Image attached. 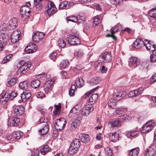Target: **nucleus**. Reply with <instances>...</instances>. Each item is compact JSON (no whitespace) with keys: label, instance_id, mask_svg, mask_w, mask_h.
Returning <instances> with one entry per match:
<instances>
[{"label":"nucleus","instance_id":"obj_3","mask_svg":"<svg viewBox=\"0 0 156 156\" xmlns=\"http://www.w3.org/2000/svg\"><path fill=\"white\" fill-rule=\"evenodd\" d=\"M30 4L29 2H27L25 5L22 6L20 9L21 16L23 20H24L27 18L29 17L30 11L29 10V7L30 6Z\"/></svg>","mask_w":156,"mask_h":156},{"label":"nucleus","instance_id":"obj_22","mask_svg":"<svg viewBox=\"0 0 156 156\" xmlns=\"http://www.w3.org/2000/svg\"><path fill=\"white\" fill-rule=\"evenodd\" d=\"M36 47L35 44L31 43L25 48V51L27 53H34L35 51Z\"/></svg>","mask_w":156,"mask_h":156},{"label":"nucleus","instance_id":"obj_11","mask_svg":"<svg viewBox=\"0 0 156 156\" xmlns=\"http://www.w3.org/2000/svg\"><path fill=\"white\" fill-rule=\"evenodd\" d=\"M140 63L139 59L135 57H131L129 61V66L133 69L136 67L139 66Z\"/></svg>","mask_w":156,"mask_h":156},{"label":"nucleus","instance_id":"obj_31","mask_svg":"<svg viewBox=\"0 0 156 156\" xmlns=\"http://www.w3.org/2000/svg\"><path fill=\"white\" fill-rule=\"evenodd\" d=\"M55 110L53 111V113L55 115H58L61 112V106L60 103H58V105L55 104Z\"/></svg>","mask_w":156,"mask_h":156},{"label":"nucleus","instance_id":"obj_38","mask_svg":"<svg viewBox=\"0 0 156 156\" xmlns=\"http://www.w3.org/2000/svg\"><path fill=\"white\" fill-rule=\"evenodd\" d=\"M18 80L17 78H12L8 81L7 86L8 87H12L16 84Z\"/></svg>","mask_w":156,"mask_h":156},{"label":"nucleus","instance_id":"obj_2","mask_svg":"<svg viewBox=\"0 0 156 156\" xmlns=\"http://www.w3.org/2000/svg\"><path fill=\"white\" fill-rule=\"evenodd\" d=\"M7 27L5 23L2 24L0 27V39L3 40L4 44H6L9 39V36L6 32Z\"/></svg>","mask_w":156,"mask_h":156},{"label":"nucleus","instance_id":"obj_41","mask_svg":"<svg viewBox=\"0 0 156 156\" xmlns=\"http://www.w3.org/2000/svg\"><path fill=\"white\" fill-rule=\"evenodd\" d=\"M75 83L78 87H81L83 85V80L82 78H78L75 80Z\"/></svg>","mask_w":156,"mask_h":156},{"label":"nucleus","instance_id":"obj_13","mask_svg":"<svg viewBox=\"0 0 156 156\" xmlns=\"http://www.w3.org/2000/svg\"><path fill=\"white\" fill-rule=\"evenodd\" d=\"M17 23V19L16 18H13L9 21L8 28L11 30L15 29L18 25Z\"/></svg>","mask_w":156,"mask_h":156},{"label":"nucleus","instance_id":"obj_50","mask_svg":"<svg viewBox=\"0 0 156 156\" xmlns=\"http://www.w3.org/2000/svg\"><path fill=\"white\" fill-rule=\"evenodd\" d=\"M75 90H76V86L74 84H73L71 86L70 90L69 91V94L70 96H72L74 95Z\"/></svg>","mask_w":156,"mask_h":156},{"label":"nucleus","instance_id":"obj_44","mask_svg":"<svg viewBox=\"0 0 156 156\" xmlns=\"http://www.w3.org/2000/svg\"><path fill=\"white\" fill-rule=\"evenodd\" d=\"M23 135V133L20 131H17L14 132L13 136L16 139H19Z\"/></svg>","mask_w":156,"mask_h":156},{"label":"nucleus","instance_id":"obj_59","mask_svg":"<svg viewBox=\"0 0 156 156\" xmlns=\"http://www.w3.org/2000/svg\"><path fill=\"white\" fill-rule=\"evenodd\" d=\"M119 27L118 26H116L115 27H112L110 29L111 33L114 34L116 32L119 31Z\"/></svg>","mask_w":156,"mask_h":156},{"label":"nucleus","instance_id":"obj_21","mask_svg":"<svg viewBox=\"0 0 156 156\" xmlns=\"http://www.w3.org/2000/svg\"><path fill=\"white\" fill-rule=\"evenodd\" d=\"M156 148L154 145H152L147 149L144 156H153L155 153Z\"/></svg>","mask_w":156,"mask_h":156},{"label":"nucleus","instance_id":"obj_15","mask_svg":"<svg viewBox=\"0 0 156 156\" xmlns=\"http://www.w3.org/2000/svg\"><path fill=\"white\" fill-rule=\"evenodd\" d=\"M144 45L145 47L147 50L151 51L152 52L155 50L156 48L155 44H152L151 41H147V40H144Z\"/></svg>","mask_w":156,"mask_h":156},{"label":"nucleus","instance_id":"obj_52","mask_svg":"<svg viewBox=\"0 0 156 156\" xmlns=\"http://www.w3.org/2000/svg\"><path fill=\"white\" fill-rule=\"evenodd\" d=\"M105 149V154L107 156H112V151L109 147H106Z\"/></svg>","mask_w":156,"mask_h":156},{"label":"nucleus","instance_id":"obj_39","mask_svg":"<svg viewBox=\"0 0 156 156\" xmlns=\"http://www.w3.org/2000/svg\"><path fill=\"white\" fill-rule=\"evenodd\" d=\"M100 18L101 17L99 16H97L94 17L93 27H95L101 23Z\"/></svg>","mask_w":156,"mask_h":156},{"label":"nucleus","instance_id":"obj_14","mask_svg":"<svg viewBox=\"0 0 156 156\" xmlns=\"http://www.w3.org/2000/svg\"><path fill=\"white\" fill-rule=\"evenodd\" d=\"M20 31L15 30L12 33L11 36V40L12 43H16L20 39Z\"/></svg>","mask_w":156,"mask_h":156},{"label":"nucleus","instance_id":"obj_63","mask_svg":"<svg viewBox=\"0 0 156 156\" xmlns=\"http://www.w3.org/2000/svg\"><path fill=\"white\" fill-rule=\"evenodd\" d=\"M151 61V62H156V55L152 54L150 56Z\"/></svg>","mask_w":156,"mask_h":156},{"label":"nucleus","instance_id":"obj_33","mask_svg":"<svg viewBox=\"0 0 156 156\" xmlns=\"http://www.w3.org/2000/svg\"><path fill=\"white\" fill-rule=\"evenodd\" d=\"M119 137V134L116 132L110 134L109 135L110 139L111 141L114 142H115L118 140Z\"/></svg>","mask_w":156,"mask_h":156},{"label":"nucleus","instance_id":"obj_30","mask_svg":"<svg viewBox=\"0 0 156 156\" xmlns=\"http://www.w3.org/2000/svg\"><path fill=\"white\" fill-rule=\"evenodd\" d=\"M72 19H69L67 20V21H70L73 22L81 23L85 20V18L84 17L81 16L80 17H73L72 18Z\"/></svg>","mask_w":156,"mask_h":156},{"label":"nucleus","instance_id":"obj_58","mask_svg":"<svg viewBox=\"0 0 156 156\" xmlns=\"http://www.w3.org/2000/svg\"><path fill=\"white\" fill-rule=\"evenodd\" d=\"M58 44H59V46L62 48L64 47L66 44L65 41L61 39L59 40L58 41Z\"/></svg>","mask_w":156,"mask_h":156},{"label":"nucleus","instance_id":"obj_46","mask_svg":"<svg viewBox=\"0 0 156 156\" xmlns=\"http://www.w3.org/2000/svg\"><path fill=\"white\" fill-rule=\"evenodd\" d=\"M78 149L76 147H73L70 145L68 151L69 153L70 154H74L77 152Z\"/></svg>","mask_w":156,"mask_h":156},{"label":"nucleus","instance_id":"obj_5","mask_svg":"<svg viewBox=\"0 0 156 156\" xmlns=\"http://www.w3.org/2000/svg\"><path fill=\"white\" fill-rule=\"evenodd\" d=\"M155 125L153 120H150L147 122L141 128L140 131L143 133L148 132L151 130Z\"/></svg>","mask_w":156,"mask_h":156},{"label":"nucleus","instance_id":"obj_61","mask_svg":"<svg viewBox=\"0 0 156 156\" xmlns=\"http://www.w3.org/2000/svg\"><path fill=\"white\" fill-rule=\"evenodd\" d=\"M99 82V80L96 78H92L90 81V83L93 85L98 83Z\"/></svg>","mask_w":156,"mask_h":156},{"label":"nucleus","instance_id":"obj_27","mask_svg":"<svg viewBox=\"0 0 156 156\" xmlns=\"http://www.w3.org/2000/svg\"><path fill=\"white\" fill-rule=\"evenodd\" d=\"M81 122V118L79 117H77L76 119H75L71 124V127L73 129L77 128L80 126Z\"/></svg>","mask_w":156,"mask_h":156},{"label":"nucleus","instance_id":"obj_28","mask_svg":"<svg viewBox=\"0 0 156 156\" xmlns=\"http://www.w3.org/2000/svg\"><path fill=\"white\" fill-rule=\"evenodd\" d=\"M81 141L83 143H88L90 141V138L89 136L85 134H80L79 135Z\"/></svg>","mask_w":156,"mask_h":156},{"label":"nucleus","instance_id":"obj_19","mask_svg":"<svg viewBox=\"0 0 156 156\" xmlns=\"http://www.w3.org/2000/svg\"><path fill=\"white\" fill-rule=\"evenodd\" d=\"M144 41L141 38L136 39L132 45L133 49L141 48L144 45Z\"/></svg>","mask_w":156,"mask_h":156},{"label":"nucleus","instance_id":"obj_56","mask_svg":"<svg viewBox=\"0 0 156 156\" xmlns=\"http://www.w3.org/2000/svg\"><path fill=\"white\" fill-rule=\"evenodd\" d=\"M148 66L149 65L146 62H144L142 63L140 66V69L142 70L145 71L147 70Z\"/></svg>","mask_w":156,"mask_h":156},{"label":"nucleus","instance_id":"obj_17","mask_svg":"<svg viewBox=\"0 0 156 156\" xmlns=\"http://www.w3.org/2000/svg\"><path fill=\"white\" fill-rule=\"evenodd\" d=\"M15 114L19 117L22 115L24 112V108L21 105L14 106L13 107Z\"/></svg>","mask_w":156,"mask_h":156},{"label":"nucleus","instance_id":"obj_32","mask_svg":"<svg viewBox=\"0 0 156 156\" xmlns=\"http://www.w3.org/2000/svg\"><path fill=\"white\" fill-rule=\"evenodd\" d=\"M49 0H34V5L37 9L39 10L42 8V3L43 1H48Z\"/></svg>","mask_w":156,"mask_h":156},{"label":"nucleus","instance_id":"obj_54","mask_svg":"<svg viewBox=\"0 0 156 156\" xmlns=\"http://www.w3.org/2000/svg\"><path fill=\"white\" fill-rule=\"evenodd\" d=\"M121 119L122 121V119L124 121H129L132 119V117L130 115H127V114H125L120 118Z\"/></svg>","mask_w":156,"mask_h":156},{"label":"nucleus","instance_id":"obj_53","mask_svg":"<svg viewBox=\"0 0 156 156\" xmlns=\"http://www.w3.org/2000/svg\"><path fill=\"white\" fill-rule=\"evenodd\" d=\"M84 32L85 33L87 34V32H88L90 30V25L88 23H86L84 25Z\"/></svg>","mask_w":156,"mask_h":156},{"label":"nucleus","instance_id":"obj_18","mask_svg":"<svg viewBox=\"0 0 156 156\" xmlns=\"http://www.w3.org/2000/svg\"><path fill=\"white\" fill-rule=\"evenodd\" d=\"M20 120L19 117L16 116L12 117L11 119L8 120L9 123L8 125L10 126H17L19 125Z\"/></svg>","mask_w":156,"mask_h":156},{"label":"nucleus","instance_id":"obj_48","mask_svg":"<svg viewBox=\"0 0 156 156\" xmlns=\"http://www.w3.org/2000/svg\"><path fill=\"white\" fill-rule=\"evenodd\" d=\"M99 87V86L95 88H94L89 91L88 92L85 93L84 95V98L85 99L87 98V97H88L94 91L98 89Z\"/></svg>","mask_w":156,"mask_h":156},{"label":"nucleus","instance_id":"obj_37","mask_svg":"<svg viewBox=\"0 0 156 156\" xmlns=\"http://www.w3.org/2000/svg\"><path fill=\"white\" fill-rule=\"evenodd\" d=\"M80 142L78 139H75L70 144V146L76 147V148L79 149L80 146Z\"/></svg>","mask_w":156,"mask_h":156},{"label":"nucleus","instance_id":"obj_4","mask_svg":"<svg viewBox=\"0 0 156 156\" xmlns=\"http://www.w3.org/2000/svg\"><path fill=\"white\" fill-rule=\"evenodd\" d=\"M19 63L20 67L18 69L17 72L20 73L21 74L26 73L31 67V64L27 63L23 60L20 61Z\"/></svg>","mask_w":156,"mask_h":156},{"label":"nucleus","instance_id":"obj_29","mask_svg":"<svg viewBox=\"0 0 156 156\" xmlns=\"http://www.w3.org/2000/svg\"><path fill=\"white\" fill-rule=\"evenodd\" d=\"M98 97V95L97 94L92 95L89 99L88 102V105H90L93 106V105L95 102L96 100L97 99Z\"/></svg>","mask_w":156,"mask_h":156},{"label":"nucleus","instance_id":"obj_26","mask_svg":"<svg viewBox=\"0 0 156 156\" xmlns=\"http://www.w3.org/2000/svg\"><path fill=\"white\" fill-rule=\"evenodd\" d=\"M126 95L125 92L121 91L119 92H114L113 95V98L116 100H119L124 97Z\"/></svg>","mask_w":156,"mask_h":156},{"label":"nucleus","instance_id":"obj_60","mask_svg":"<svg viewBox=\"0 0 156 156\" xmlns=\"http://www.w3.org/2000/svg\"><path fill=\"white\" fill-rule=\"evenodd\" d=\"M57 55V53L56 52H53L51 53L49 55V58L52 59H53V60L54 61V59L55 58Z\"/></svg>","mask_w":156,"mask_h":156},{"label":"nucleus","instance_id":"obj_64","mask_svg":"<svg viewBox=\"0 0 156 156\" xmlns=\"http://www.w3.org/2000/svg\"><path fill=\"white\" fill-rule=\"evenodd\" d=\"M150 82L151 83H152L156 81V73L153 75L150 79Z\"/></svg>","mask_w":156,"mask_h":156},{"label":"nucleus","instance_id":"obj_35","mask_svg":"<svg viewBox=\"0 0 156 156\" xmlns=\"http://www.w3.org/2000/svg\"><path fill=\"white\" fill-rule=\"evenodd\" d=\"M116 101L113 98L110 99L108 102V106L113 109L115 108L116 107Z\"/></svg>","mask_w":156,"mask_h":156},{"label":"nucleus","instance_id":"obj_62","mask_svg":"<svg viewBox=\"0 0 156 156\" xmlns=\"http://www.w3.org/2000/svg\"><path fill=\"white\" fill-rule=\"evenodd\" d=\"M39 151L38 150L36 149L33 152H32L31 156H39Z\"/></svg>","mask_w":156,"mask_h":156},{"label":"nucleus","instance_id":"obj_40","mask_svg":"<svg viewBox=\"0 0 156 156\" xmlns=\"http://www.w3.org/2000/svg\"><path fill=\"white\" fill-rule=\"evenodd\" d=\"M138 131H137L130 130L126 132V134L127 137L131 138L136 136L138 133Z\"/></svg>","mask_w":156,"mask_h":156},{"label":"nucleus","instance_id":"obj_20","mask_svg":"<svg viewBox=\"0 0 156 156\" xmlns=\"http://www.w3.org/2000/svg\"><path fill=\"white\" fill-rule=\"evenodd\" d=\"M101 56L102 61L105 63L109 62L112 59L111 54L110 52H105L102 54Z\"/></svg>","mask_w":156,"mask_h":156},{"label":"nucleus","instance_id":"obj_57","mask_svg":"<svg viewBox=\"0 0 156 156\" xmlns=\"http://www.w3.org/2000/svg\"><path fill=\"white\" fill-rule=\"evenodd\" d=\"M48 122V119L46 118H45V117L43 116L40 119L39 122L41 123H43V125H46L47 124V122Z\"/></svg>","mask_w":156,"mask_h":156},{"label":"nucleus","instance_id":"obj_42","mask_svg":"<svg viewBox=\"0 0 156 156\" xmlns=\"http://www.w3.org/2000/svg\"><path fill=\"white\" fill-rule=\"evenodd\" d=\"M139 151L138 148L133 149L130 151L129 156H137Z\"/></svg>","mask_w":156,"mask_h":156},{"label":"nucleus","instance_id":"obj_9","mask_svg":"<svg viewBox=\"0 0 156 156\" xmlns=\"http://www.w3.org/2000/svg\"><path fill=\"white\" fill-rule=\"evenodd\" d=\"M47 12L48 15L54 14L56 12V8L54 3L49 2L46 6Z\"/></svg>","mask_w":156,"mask_h":156},{"label":"nucleus","instance_id":"obj_24","mask_svg":"<svg viewBox=\"0 0 156 156\" xmlns=\"http://www.w3.org/2000/svg\"><path fill=\"white\" fill-rule=\"evenodd\" d=\"M80 110V109L79 108L77 109L76 107H74L70 111L69 115L70 117L73 118L77 117H79L78 115Z\"/></svg>","mask_w":156,"mask_h":156},{"label":"nucleus","instance_id":"obj_7","mask_svg":"<svg viewBox=\"0 0 156 156\" xmlns=\"http://www.w3.org/2000/svg\"><path fill=\"white\" fill-rule=\"evenodd\" d=\"M54 83V80L51 79L47 80L44 84V90L46 93L50 92L51 91L52 85Z\"/></svg>","mask_w":156,"mask_h":156},{"label":"nucleus","instance_id":"obj_55","mask_svg":"<svg viewBox=\"0 0 156 156\" xmlns=\"http://www.w3.org/2000/svg\"><path fill=\"white\" fill-rule=\"evenodd\" d=\"M143 90V88L142 87H140L138 89L134 90V93H135V96L136 97L140 95L142 93Z\"/></svg>","mask_w":156,"mask_h":156},{"label":"nucleus","instance_id":"obj_47","mask_svg":"<svg viewBox=\"0 0 156 156\" xmlns=\"http://www.w3.org/2000/svg\"><path fill=\"white\" fill-rule=\"evenodd\" d=\"M126 110V108L120 107L118 108L115 110V112L117 114L119 115L123 114Z\"/></svg>","mask_w":156,"mask_h":156},{"label":"nucleus","instance_id":"obj_1","mask_svg":"<svg viewBox=\"0 0 156 156\" xmlns=\"http://www.w3.org/2000/svg\"><path fill=\"white\" fill-rule=\"evenodd\" d=\"M17 95V93L16 91H12L9 93L6 91L4 96L1 97L0 102L2 103V104H5L8 101L12 100Z\"/></svg>","mask_w":156,"mask_h":156},{"label":"nucleus","instance_id":"obj_10","mask_svg":"<svg viewBox=\"0 0 156 156\" xmlns=\"http://www.w3.org/2000/svg\"><path fill=\"white\" fill-rule=\"evenodd\" d=\"M44 34L42 32L37 31L32 36V40L35 42L38 43L44 38Z\"/></svg>","mask_w":156,"mask_h":156},{"label":"nucleus","instance_id":"obj_12","mask_svg":"<svg viewBox=\"0 0 156 156\" xmlns=\"http://www.w3.org/2000/svg\"><path fill=\"white\" fill-rule=\"evenodd\" d=\"M94 110L93 106H87L83 107L81 112V114L83 116H87Z\"/></svg>","mask_w":156,"mask_h":156},{"label":"nucleus","instance_id":"obj_16","mask_svg":"<svg viewBox=\"0 0 156 156\" xmlns=\"http://www.w3.org/2000/svg\"><path fill=\"white\" fill-rule=\"evenodd\" d=\"M122 122L120 118L109 121L108 125L112 127H118L122 125Z\"/></svg>","mask_w":156,"mask_h":156},{"label":"nucleus","instance_id":"obj_51","mask_svg":"<svg viewBox=\"0 0 156 156\" xmlns=\"http://www.w3.org/2000/svg\"><path fill=\"white\" fill-rule=\"evenodd\" d=\"M150 17L153 18H156V7L152 9L149 13Z\"/></svg>","mask_w":156,"mask_h":156},{"label":"nucleus","instance_id":"obj_25","mask_svg":"<svg viewBox=\"0 0 156 156\" xmlns=\"http://www.w3.org/2000/svg\"><path fill=\"white\" fill-rule=\"evenodd\" d=\"M72 3L66 1L61 2L59 5V8L60 9H66L69 8Z\"/></svg>","mask_w":156,"mask_h":156},{"label":"nucleus","instance_id":"obj_34","mask_svg":"<svg viewBox=\"0 0 156 156\" xmlns=\"http://www.w3.org/2000/svg\"><path fill=\"white\" fill-rule=\"evenodd\" d=\"M51 149L48 146L45 145L41 148L40 150V151L41 154L44 155L48 152Z\"/></svg>","mask_w":156,"mask_h":156},{"label":"nucleus","instance_id":"obj_6","mask_svg":"<svg viewBox=\"0 0 156 156\" xmlns=\"http://www.w3.org/2000/svg\"><path fill=\"white\" fill-rule=\"evenodd\" d=\"M67 40L70 44L72 45H78L80 44L79 39L75 36L69 34L67 36Z\"/></svg>","mask_w":156,"mask_h":156},{"label":"nucleus","instance_id":"obj_8","mask_svg":"<svg viewBox=\"0 0 156 156\" xmlns=\"http://www.w3.org/2000/svg\"><path fill=\"white\" fill-rule=\"evenodd\" d=\"M66 119L64 118H60L57 119L55 122L56 125L55 127L57 129L60 130H62L66 125Z\"/></svg>","mask_w":156,"mask_h":156},{"label":"nucleus","instance_id":"obj_23","mask_svg":"<svg viewBox=\"0 0 156 156\" xmlns=\"http://www.w3.org/2000/svg\"><path fill=\"white\" fill-rule=\"evenodd\" d=\"M31 96V92L30 90H28L24 91L21 94L20 97L22 101L25 102L30 98Z\"/></svg>","mask_w":156,"mask_h":156},{"label":"nucleus","instance_id":"obj_36","mask_svg":"<svg viewBox=\"0 0 156 156\" xmlns=\"http://www.w3.org/2000/svg\"><path fill=\"white\" fill-rule=\"evenodd\" d=\"M43 126H44L39 131V132L41 135L46 134L48 132L49 129V126L48 124H46V125Z\"/></svg>","mask_w":156,"mask_h":156},{"label":"nucleus","instance_id":"obj_45","mask_svg":"<svg viewBox=\"0 0 156 156\" xmlns=\"http://www.w3.org/2000/svg\"><path fill=\"white\" fill-rule=\"evenodd\" d=\"M20 87L23 90H26L28 88V83L27 81H23L21 82L19 85Z\"/></svg>","mask_w":156,"mask_h":156},{"label":"nucleus","instance_id":"obj_43","mask_svg":"<svg viewBox=\"0 0 156 156\" xmlns=\"http://www.w3.org/2000/svg\"><path fill=\"white\" fill-rule=\"evenodd\" d=\"M40 80H35L31 82V85L33 88H36L40 86Z\"/></svg>","mask_w":156,"mask_h":156},{"label":"nucleus","instance_id":"obj_49","mask_svg":"<svg viewBox=\"0 0 156 156\" xmlns=\"http://www.w3.org/2000/svg\"><path fill=\"white\" fill-rule=\"evenodd\" d=\"M69 64V63L67 60H64L61 62L60 64V66L62 68H65L68 66Z\"/></svg>","mask_w":156,"mask_h":156}]
</instances>
